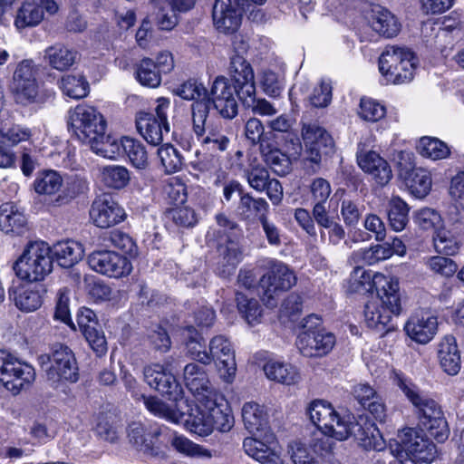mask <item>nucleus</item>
<instances>
[{
    "instance_id": "nucleus-60",
    "label": "nucleus",
    "mask_w": 464,
    "mask_h": 464,
    "mask_svg": "<svg viewBox=\"0 0 464 464\" xmlns=\"http://www.w3.org/2000/svg\"><path fill=\"white\" fill-rule=\"evenodd\" d=\"M170 444L178 452L188 457L211 458L212 456L209 450L181 435H174Z\"/></svg>"
},
{
    "instance_id": "nucleus-52",
    "label": "nucleus",
    "mask_w": 464,
    "mask_h": 464,
    "mask_svg": "<svg viewBox=\"0 0 464 464\" xmlns=\"http://www.w3.org/2000/svg\"><path fill=\"white\" fill-rule=\"evenodd\" d=\"M158 156L166 173L171 174L181 169L183 157L173 145L169 143L161 145L158 149Z\"/></svg>"
},
{
    "instance_id": "nucleus-5",
    "label": "nucleus",
    "mask_w": 464,
    "mask_h": 464,
    "mask_svg": "<svg viewBox=\"0 0 464 464\" xmlns=\"http://www.w3.org/2000/svg\"><path fill=\"white\" fill-rule=\"evenodd\" d=\"M398 440L390 446L391 453L396 458L410 457L421 463H431L438 458L436 445L422 430L404 428L399 431Z\"/></svg>"
},
{
    "instance_id": "nucleus-53",
    "label": "nucleus",
    "mask_w": 464,
    "mask_h": 464,
    "mask_svg": "<svg viewBox=\"0 0 464 464\" xmlns=\"http://www.w3.org/2000/svg\"><path fill=\"white\" fill-rule=\"evenodd\" d=\"M160 72L150 58H144L139 63L136 75L140 84L150 88L158 87L161 82Z\"/></svg>"
},
{
    "instance_id": "nucleus-63",
    "label": "nucleus",
    "mask_w": 464,
    "mask_h": 464,
    "mask_svg": "<svg viewBox=\"0 0 464 464\" xmlns=\"http://www.w3.org/2000/svg\"><path fill=\"white\" fill-rule=\"evenodd\" d=\"M168 216L178 227H193L198 221L195 210L187 206L169 209Z\"/></svg>"
},
{
    "instance_id": "nucleus-47",
    "label": "nucleus",
    "mask_w": 464,
    "mask_h": 464,
    "mask_svg": "<svg viewBox=\"0 0 464 464\" xmlns=\"http://www.w3.org/2000/svg\"><path fill=\"white\" fill-rule=\"evenodd\" d=\"M218 252L224 269L222 273L230 274L238 265L241 259V251L238 244L227 237L224 242L218 243Z\"/></svg>"
},
{
    "instance_id": "nucleus-21",
    "label": "nucleus",
    "mask_w": 464,
    "mask_h": 464,
    "mask_svg": "<svg viewBox=\"0 0 464 464\" xmlns=\"http://www.w3.org/2000/svg\"><path fill=\"white\" fill-rule=\"evenodd\" d=\"M229 81L234 84L237 97L249 94L256 88L251 64L242 55H232L228 67Z\"/></svg>"
},
{
    "instance_id": "nucleus-22",
    "label": "nucleus",
    "mask_w": 464,
    "mask_h": 464,
    "mask_svg": "<svg viewBox=\"0 0 464 464\" xmlns=\"http://www.w3.org/2000/svg\"><path fill=\"white\" fill-rule=\"evenodd\" d=\"M242 8L234 6L231 0H216L212 8V19L216 29L223 34H234L242 22Z\"/></svg>"
},
{
    "instance_id": "nucleus-30",
    "label": "nucleus",
    "mask_w": 464,
    "mask_h": 464,
    "mask_svg": "<svg viewBox=\"0 0 464 464\" xmlns=\"http://www.w3.org/2000/svg\"><path fill=\"white\" fill-rule=\"evenodd\" d=\"M368 20L372 28L384 37H393L400 32L401 25L395 16L381 5L372 8Z\"/></svg>"
},
{
    "instance_id": "nucleus-49",
    "label": "nucleus",
    "mask_w": 464,
    "mask_h": 464,
    "mask_svg": "<svg viewBox=\"0 0 464 464\" xmlns=\"http://www.w3.org/2000/svg\"><path fill=\"white\" fill-rule=\"evenodd\" d=\"M364 206L357 198H343L341 200L340 214L344 225L355 227L363 214Z\"/></svg>"
},
{
    "instance_id": "nucleus-19",
    "label": "nucleus",
    "mask_w": 464,
    "mask_h": 464,
    "mask_svg": "<svg viewBox=\"0 0 464 464\" xmlns=\"http://www.w3.org/2000/svg\"><path fill=\"white\" fill-rule=\"evenodd\" d=\"M209 364L214 361L221 374L226 378L235 375L237 363L235 351L229 340L224 335H217L209 342L208 353Z\"/></svg>"
},
{
    "instance_id": "nucleus-44",
    "label": "nucleus",
    "mask_w": 464,
    "mask_h": 464,
    "mask_svg": "<svg viewBox=\"0 0 464 464\" xmlns=\"http://www.w3.org/2000/svg\"><path fill=\"white\" fill-rule=\"evenodd\" d=\"M186 332L185 348L187 355L204 365H208L210 357L208 355V351L206 349L203 336L193 326H188Z\"/></svg>"
},
{
    "instance_id": "nucleus-36",
    "label": "nucleus",
    "mask_w": 464,
    "mask_h": 464,
    "mask_svg": "<svg viewBox=\"0 0 464 464\" xmlns=\"http://www.w3.org/2000/svg\"><path fill=\"white\" fill-rule=\"evenodd\" d=\"M62 267H72L83 256L82 246L73 240L58 242L51 248V255Z\"/></svg>"
},
{
    "instance_id": "nucleus-28",
    "label": "nucleus",
    "mask_w": 464,
    "mask_h": 464,
    "mask_svg": "<svg viewBox=\"0 0 464 464\" xmlns=\"http://www.w3.org/2000/svg\"><path fill=\"white\" fill-rule=\"evenodd\" d=\"M201 124L200 128L202 130L198 131L196 118L192 116V129L196 137L200 140L202 147L208 151H225L230 143L229 138L224 135L218 126L207 125V120H204V122Z\"/></svg>"
},
{
    "instance_id": "nucleus-39",
    "label": "nucleus",
    "mask_w": 464,
    "mask_h": 464,
    "mask_svg": "<svg viewBox=\"0 0 464 464\" xmlns=\"http://www.w3.org/2000/svg\"><path fill=\"white\" fill-rule=\"evenodd\" d=\"M101 182L112 189H122L130 181V170L121 165H106L99 169Z\"/></svg>"
},
{
    "instance_id": "nucleus-57",
    "label": "nucleus",
    "mask_w": 464,
    "mask_h": 464,
    "mask_svg": "<svg viewBox=\"0 0 464 464\" xmlns=\"http://www.w3.org/2000/svg\"><path fill=\"white\" fill-rule=\"evenodd\" d=\"M244 177L248 185L257 192L265 191V186L270 179L268 170L259 163L250 164L245 169Z\"/></svg>"
},
{
    "instance_id": "nucleus-64",
    "label": "nucleus",
    "mask_w": 464,
    "mask_h": 464,
    "mask_svg": "<svg viewBox=\"0 0 464 464\" xmlns=\"http://www.w3.org/2000/svg\"><path fill=\"white\" fill-rule=\"evenodd\" d=\"M426 265L432 272L444 277L452 276L458 270V265L455 261L441 256L428 258Z\"/></svg>"
},
{
    "instance_id": "nucleus-11",
    "label": "nucleus",
    "mask_w": 464,
    "mask_h": 464,
    "mask_svg": "<svg viewBox=\"0 0 464 464\" xmlns=\"http://www.w3.org/2000/svg\"><path fill=\"white\" fill-rule=\"evenodd\" d=\"M15 372H20V379L14 378L12 384V393L14 395L19 394L22 391L27 390L31 387L35 380L34 368L15 357L5 350H0V382H9L11 377H14Z\"/></svg>"
},
{
    "instance_id": "nucleus-23",
    "label": "nucleus",
    "mask_w": 464,
    "mask_h": 464,
    "mask_svg": "<svg viewBox=\"0 0 464 464\" xmlns=\"http://www.w3.org/2000/svg\"><path fill=\"white\" fill-rule=\"evenodd\" d=\"M437 328V317L423 311L411 315L404 326L407 335L422 344L429 343L434 337Z\"/></svg>"
},
{
    "instance_id": "nucleus-55",
    "label": "nucleus",
    "mask_w": 464,
    "mask_h": 464,
    "mask_svg": "<svg viewBox=\"0 0 464 464\" xmlns=\"http://www.w3.org/2000/svg\"><path fill=\"white\" fill-rule=\"evenodd\" d=\"M62 184V177L56 171L48 170L37 176L34 187L38 194L52 195L59 191Z\"/></svg>"
},
{
    "instance_id": "nucleus-15",
    "label": "nucleus",
    "mask_w": 464,
    "mask_h": 464,
    "mask_svg": "<svg viewBox=\"0 0 464 464\" xmlns=\"http://www.w3.org/2000/svg\"><path fill=\"white\" fill-rule=\"evenodd\" d=\"M143 376L150 387L169 396V400L178 401L182 398L181 385L173 374L166 372L163 365L155 363L144 367Z\"/></svg>"
},
{
    "instance_id": "nucleus-62",
    "label": "nucleus",
    "mask_w": 464,
    "mask_h": 464,
    "mask_svg": "<svg viewBox=\"0 0 464 464\" xmlns=\"http://www.w3.org/2000/svg\"><path fill=\"white\" fill-rule=\"evenodd\" d=\"M358 113L364 121L375 122L385 116L386 109L382 104L372 99L362 98Z\"/></svg>"
},
{
    "instance_id": "nucleus-3",
    "label": "nucleus",
    "mask_w": 464,
    "mask_h": 464,
    "mask_svg": "<svg viewBox=\"0 0 464 464\" xmlns=\"http://www.w3.org/2000/svg\"><path fill=\"white\" fill-rule=\"evenodd\" d=\"M236 95L234 84L228 78L222 75L216 77L210 90H207V94L201 100L191 104V114L196 118L198 131L202 130L200 127L204 120H208L211 106L223 119H234L238 113Z\"/></svg>"
},
{
    "instance_id": "nucleus-20",
    "label": "nucleus",
    "mask_w": 464,
    "mask_h": 464,
    "mask_svg": "<svg viewBox=\"0 0 464 464\" xmlns=\"http://www.w3.org/2000/svg\"><path fill=\"white\" fill-rule=\"evenodd\" d=\"M44 10L53 14L58 5L54 0H26L17 11L14 25L18 30L36 26L44 19Z\"/></svg>"
},
{
    "instance_id": "nucleus-34",
    "label": "nucleus",
    "mask_w": 464,
    "mask_h": 464,
    "mask_svg": "<svg viewBox=\"0 0 464 464\" xmlns=\"http://www.w3.org/2000/svg\"><path fill=\"white\" fill-rule=\"evenodd\" d=\"M78 59V53L62 44L48 47L44 52V60L58 71L68 70Z\"/></svg>"
},
{
    "instance_id": "nucleus-46",
    "label": "nucleus",
    "mask_w": 464,
    "mask_h": 464,
    "mask_svg": "<svg viewBox=\"0 0 464 464\" xmlns=\"http://www.w3.org/2000/svg\"><path fill=\"white\" fill-rule=\"evenodd\" d=\"M94 430L98 437L110 443L118 440V418L111 411L99 412Z\"/></svg>"
},
{
    "instance_id": "nucleus-2",
    "label": "nucleus",
    "mask_w": 464,
    "mask_h": 464,
    "mask_svg": "<svg viewBox=\"0 0 464 464\" xmlns=\"http://www.w3.org/2000/svg\"><path fill=\"white\" fill-rule=\"evenodd\" d=\"M381 281H383V285L378 289L376 296L365 304L363 315L366 325L383 335L393 329V325L390 324L392 317L401 313V305L398 281L385 276L374 279L375 284Z\"/></svg>"
},
{
    "instance_id": "nucleus-40",
    "label": "nucleus",
    "mask_w": 464,
    "mask_h": 464,
    "mask_svg": "<svg viewBox=\"0 0 464 464\" xmlns=\"http://www.w3.org/2000/svg\"><path fill=\"white\" fill-rule=\"evenodd\" d=\"M269 205L263 198H254L249 193L244 192L239 198L237 213L243 220H251L267 214Z\"/></svg>"
},
{
    "instance_id": "nucleus-17",
    "label": "nucleus",
    "mask_w": 464,
    "mask_h": 464,
    "mask_svg": "<svg viewBox=\"0 0 464 464\" xmlns=\"http://www.w3.org/2000/svg\"><path fill=\"white\" fill-rule=\"evenodd\" d=\"M183 382L198 401L214 398L218 393L211 384L205 368L196 362L188 363L184 367Z\"/></svg>"
},
{
    "instance_id": "nucleus-24",
    "label": "nucleus",
    "mask_w": 464,
    "mask_h": 464,
    "mask_svg": "<svg viewBox=\"0 0 464 464\" xmlns=\"http://www.w3.org/2000/svg\"><path fill=\"white\" fill-rule=\"evenodd\" d=\"M135 121L139 133L153 146L160 145L163 141L164 136L169 132V122L156 120L151 113L140 111L136 115Z\"/></svg>"
},
{
    "instance_id": "nucleus-51",
    "label": "nucleus",
    "mask_w": 464,
    "mask_h": 464,
    "mask_svg": "<svg viewBox=\"0 0 464 464\" xmlns=\"http://www.w3.org/2000/svg\"><path fill=\"white\" fill-rule=\"evenodd\" d=\"M236 301L239 313L249 325H254L259 322L262 309L257 300L247 298L244 294L237 292L236 294Z\"/></svg>"
},
{
    "instance_id": "nucleus-10",
    "label": "nucleus",
    "mask_w": 464,
    "mask_h": 464,
    "mask_svg": "<svg viewBox=\"0 0 464 464\" xmlns=\"http://www.w3.org/2000/svg\"><path fill=\"white\" fill-rule=\"evenodd\" d=\"M41 364L50 362L46 377L53 384L61 382H76L79 380V368L72 351L66 345L55 344L51 354L39 356Z\"/></svg>"
},
{
    "instance_id": "nucleus-43",
    "label": "nucleus",
    "mask_w": 464,
    "mask_h": 464,
    "mask_svg": "<svg viewBox=\"0 0 464 464\" xmlns=\"http://www.w3.org/2000/svg\"><path fill=\"white\" fill-rule=\"evenodd\" d=\"M334 439H335L334 436L323 431L313 438L310 448L320 464H338L334 453L335 445Z\"/></svg>"
},
{
    "instance_id": "nucleus-25",
    "label": "nucleus",
    "mask_w": 464,
    "mask_h": 464,
    "mask_svg": "<svg viewBox=\"0 0 464 464\" xmlns=\"http://www.w3.org/2000/svg\"><path fill=\"white\" fill-rule=\"evenodd\" d=\"M360 168L372 176L376 184L383 187L392 178V172L388 162L375 151H367L357 156Z\"/></svg>"
},
{
    "instance_id": "nucleus-59",
    "label": "nucleus",
    "mask_w": 464,
    "mask_h": 464,
    "mask_svg": "<svg viewBox=\"0 0 464 464\" xmlns=\"http://www.w3.org/2000/svg\"><path fill=\"white\" fill-rule=\"evenodd\" d=\"M377 276H383L382 275H375L374 276H372V275L364 270L362 267H356L353 272L351 275V287L355 292H361L370 291L372 286L374 285L376 287V291L378 292V289L382 288V285H383V281H381V283L375 284L374 279H376Z\"/></svg>"
},
{
    "instance_id": "nucleus-42",
    "label": "nucleus",
    "mask_w": 464,
    "mask_h": 464,
    "mask_svg": "<svg viewBox=\"0 0 464 464\" xmlns=\"http://www.w3.org/2000/svg\"><path fill=\"white\" fill-rule=\"evenodd\" d=\"M263 370L268 379L283 384H295L300 380L299 372L291 364L269 361L264 365Z\"/></svg>"
},
{
    "instance_id": "nucleus-48",
    "label": "nucleus",
    "mask_w": 464,
    "mask_h": 464,
    "mask_svg": "<svg viewBox=\"0 0 464 464\" xmlns=\"http://www.w3.org/2000/svg\"><path fill=\"white\" fill-rule=\"evenodd\" d=\"M63 92L72 99H82L89 92V83L82 75L66 74L60 81Z\"/></svg>"
},
{
    "instance_id": "nucleus-35",
    "label": "nucleus",
    "mask_w": 464,
    "mask_h": 464,
    "mask_svg": "<svg viewBox=\"0 0 464 464\" xmlns=\"http://www.w3.org/2000/svg\"><path fill=\"white\" fill-rule=\"evenodd\" d=\"M203 401H198V405L191 409V411L185 416L181 414L179 421L184 422L186 428L199 436H208L210 434L209 416Z\"/></svg>"
},
{
    "instance_id": "nucleus-1",
    "label": "nucleus",
    "mask_w": 464,
    "mask_h": 464,
    "mask_svg": "<svg viewBox=\"0 0 464 464\" xmlns=\"http://www.w3.org/2000/svg\"><path fill=\"white\" fill-rule=\"evenodd\" d=\"M311 421L323 432L331 434L338 440L353 436L365 450H382L384 440L374 422L364 417L356 421H346L334 407L323 400L313 401L308 409Z\"/></svg>"
},
{
    "instance_id": "nucleus-61",
    "label": "nucleus",
    "mask_w": 464,
    "mask_h": 464,
    "mask_svg": "<svg viewBox=\"0 0 464 464\" xmlns=\"http://www.w3.org/2000/svg\"><path fill=\"white\" fill-rule=\"evenodd\" d=\"M429 419L422 420V426L434 437L439 442L445 441L450 435V429L444 418L443 412L434 416H428Z\"/></svg>"
},
{
    "instance_id": "nucleus-50",
    "label": "nucleus",
    "mask_w": 464,
    "mask_h": 464,
    "mask_svg": "<svg viewBox=\"0 0 464 464\" xmlns=\"http://www.w3.org/2000/svg\"><path fill=\"white\" fill-rule=\"evenodd\" d=\"M418 148L423 157L433 160L446 159L450 154L448 145L436 138L422 137Z\"/></svg>"
},
{
    "instance_id": "nucleus-38",
    "label": "nucleus",
    "mask_w": 464,
    "mask_h": 464,
    "mask_svg": "<svg viewBox=\"0 0 464 464\" xmlns=\"http://www.w3.org/2000/svg\"><path fill=\"white\" fill-rule=\"evenodd\" d=\"M26 225V218L13 203L0 206V229L5 233L21 234Z\"/></svg>"
},
{
    "instance_id": "nucleus-8",
    "label": "nucleus",
    "mask_w": 464,
    "mask_h": 464,
    "mask_svg": "<svg viewBox=\"0 0 464 464\" xmlns=\"http://www.w3.org/2000/svg\"><path fill=\"white\" fill-rule=\"evenodd\" d=\"M301 136L305 147V162L312 163V173L320 169L322 158L334 152V141L329 132L316 121H301Z\"/></svg>"
},
{
    "instance_id": "nucleus-54",
    "label": "nucleus",
    "mask_w": 464,
    "mask_h": 464,
    "mask_svg": "<svg viewBox=\"0 0 464 464\" xmlns=\"http://www.w3.org/2000/svg\"><path fill=\"white\" fill-rule=\"evenodd\" d=\"M93 142H90L92 150L104 158L115 159L122 151L121 139L120 140L106 136L105 133L101 135Z\"/></svg>"
},
{
    "instance_id": "nucleus-26",
    "label": "nucleus",
    "mask_w": 464,
    "mask_h": 464,
    "mask_svg": "<svg viewBox=\"0 0 464 464\" xmlns=\"http://www.w3.org/2000/svg\"><path fill=\"white\" fill-rule=\"evenodd\" d=\"M401 160H405L404 169L407 172L406 185L408 186L411 193L416 198H422L428 195L431 188V178L430 173L422 169H411V154L401 151L399 154Z\"/></svg>"
},
{
    "instance_id": "nucleus-58",
    "label": "nucleus",
    "mask_w": 464,
    "mask_h": 464,
    "mask_svg": "<svg viewBox=\"0 0 464 464\" xmlns=\"http://www.w3.org/2000/svg\"><path fill=\"white\" fill-rule=\"evenodd\" d=\"M249 92V94H245L238 99L242 104L246 108L250 109L254 114H258L260 116H273L277 112L274 105L268 101L266 99L256 98V88Z\"/></svg>"
},
{
    "instance_id": "nucleus-7",
    "label": "nucleus",
    "mask_w": 464,
    "mask_h": 464,
    "mask_svg": "<svg viewBox=\"0 0 464 464\" xmlns=\"http://www.w3.org/2000/svg\"><path fill=\"white\" fill-rule=\"evenodd\" d=\"M379 70L389 82H410L415 71L414 54L409 49L388 46L379 58Z\"/></svg>"
},
{
    "instance_id": "nucleus-32",
    "label": "nucleus",
    "mask_w": 464,
    "mask_h": 464,
    "mask_svg": "<svg viewBox=\"0 0 464 464\" xmlns=\"http://www.w3.org/2000/svg\"><path fill=\"white\" fill-rule=\"evenodd\" d=\"M261 156L272 171L281 177L286 176L292 170L290 157L282 152L271 142H262Z\"/></svg>"
},
{
    "instance_id": "nucleus-41",
    "label": "nucleus",
    "mask_w": 464,
    "mask_h": 464,
    "mask_svg": "<svg viewBox=\"0 0 464 464\" xmlns=\"http://www.w3.org/2000/svg\"><path fill=\"white\" fill-rule=\"evenodd\" d=\"M242 419L249 433H256L267 426V413L264 407L256 402H246L242 408Z\"/></svg>"
},
{
    "instance_id": "nucleus-29",
    "label": "nucleus",
    "mask_w": 464,
    "mask_h": 464,
    "mask_svg": "<svg viewBox=\"0 0 464 464\" xmlns=\"http://www.w3.org/2000/svg\"><path fill=\"white\" fill-rule=\"evenodd\" d=\"M160 434V429L147 427L141 422L133 421L128 427V439L138 450L153 454L154 440Z\"/></svg>"
},
{
    "instance_id": "nucleus-18",
    "label": "nucleus",
    "mask_w": 464,
    "mask_h": 464,
    "mask_svg": "<svg viewBox=\"0 0 464 464\" xmlns=\"http://www.w3.org/2000/svg\"><path fill=\"white\" fill-rule=\"evenodd\" d=\"M394 383L415 407L420 424H422V420L429 419L428 416L431 417L442 411L434 400L422 394L414 384L404 379L401 374H395Z\"/></svg>"
},
{
    "instance_id": "nucleus-56",
    "label": "nucleus",
    "mask_w": 464,
    "mask_h": 464,
    "mask_svg": "<svg viewBox=\"0 0 464 464\" xmlns=\"http://www.w3.org/2000/svg\"><path fill=\"white\" fill-rule=\"evenodd\" d=\"M433 245L435 250L446 256H453L459 249L456 237L449 230L441 228L435 231L433 235Z\"/></svg>"
},
{
    "instance_id": "nucleus-31",
    "label": "nucleus",
    "mask_w": 464,
    "mask_h": 464,
    "mask_svg": "<svg viewBox=\"0 0 464 464\" xmlns=\"http://www.w3.org/2000/svg\"><path fill=\"white\" fill-rule=\"evenodd\" d=\"M439 360L440 367L449 375H456L460 370V355L456 338L445 336L439 344Z\"/></svg>"
},
{
    "instance_id": "nucleus-14",
    "label": "nucleus",
    "mask_w": 464,
    "mask_h": 464,
    "mask_svg": "<svg viewBox=\"0 0 464 464\" xmlns=\"http://www.w3.org/2000/svg\"><path fill=\"white\" fill-rule=\"evenodd\" d=\"M90 218L96 227L108 228L122 222L126 213L111 194L104 193L93 200Z\"/></svg>"
},
{
    "instance_id": "nucleus-45",
    "label": "nucleus",
    "mask_w": 464,
    "mask_h": 464,
    "mask_svg": "<svg viewBox=\"0 0 464 464\" xmlns=\"http://www.w3.org/2000/svg\"><path fill=\"white\" fill-rule=\"evenodd\" d=\"M409 211L407 203L398 196H392L388 201V220L394 231L400 232L405 228L409 222Z\"/></svg>"
},
{
    "instance_id": "nucleus-4",
    "label": "nucleus",
    "mask_w": 464,
    "mask_h": 464,
    "mask_svg": "<svg viewBox=\"0 0 464 464\" xmlns=\"http://www.w3.org/2000/svg\"><path fill=\"white\" fill-rule=\"evenodd\" d=\"M13 269L22 280H43L53 269L51 247L44 241L29 243L14 263Z\"/></svg>"
},
{
    "instance_id": "nucleus-9",
    "label": "nucleus",
    "mask_w": 464,
    "mask_h": 464,
    "mask_svg": "<svg viewBox=\"0 0 464 464\" xmlns=\"http://www.w3.org/2000/svg\"><path fill=\"white\" fill-rule=\"evenodd\" d=\"M296 283L295 273L284 263L274 261L259 280L261 299L269 308L277 305L279 295Z\"/></svg>"
},
{
    "instance_id": "nucleus-37",
    "label": "nucleus",
    "mask_w": 464,
    "mask_h": 464,
    "mask_svg": "<svg viewBox=\"0 0 464 464\" xmlns=\"http://www.w3.org/2000/svg\"><path fill=\"white\" fill-rule=\"evenodd\" d=\"M122 152L133 168L145 170L150 167L149 153L142 141L130 137L121 138Z\"/></svg>"
},
{
    "instance_id": "nucleus-33",
    "label": "nucleus",
    "mask_w": 464,
    "mask_h": 464,
    "mask_svg": "<svg viewBox=\"0 0 464 464\" xmlns=\"http://www.w3.org/2000/svg\"><path fill=\"white\" fill-rule=\"evenodd\" d=\"M44 293V290L42 285H34L19 287L13 293L10 292L9 295L19 310L30 313L36 311L42 306Z\"/></svg>"
},
{
    "instance_id": "nucleus-16",
    "label": "nucleus",
    "mask_w": 464,
    "mask_h": 464,
    "mask_svg": "<svg viewBox=\"0 0 464 464\" xmlns=\"http://www.w3.org/2000/svg\"><path fill=\"white\" fill-rule=\"evenodd\" d=\"M335 344V336L325 329L315 332H301L296 340L300 353L306 357L326 355Z\"/></svg>"
},
{
    "instance_id": "nucleus-13",
    "label": "nucleus",
    "mask_w": 464,
    "mask_h": 464,
    "mask_svg": "<svg viewBox=\"0 0 464 464\" xmlns=\"http://www.w3.org/2000/svg\"><path fill=\"white\" fill-rule=\"evenodd\" d=\"M89 266L102 275L120 278L128 276L131 269L129 259L114 251H94L88 256Z\"/></svg>"
},
{
    "instance_id": "nucleus-12",
    "label": "nucleus",
    "mask_w": 464,
    "mask_h": 464,
    "mask_svg": "<svg viewBox=\"0 0 464 464\" xmlns=\"http://www.w3.org/2000/svg\"><path fill=\"white\" fill-rule=\"evenodd\" d=\"M36 70L30 60L22 61L16 67L12 91L16 102L27 104L34 102L38 95V84L36 82Z\"/></svg>"
},
{
    "instance_id": "nucleus-6",
    "label": "nucleus",
    "mask_w": 464,
    "mask_h": 464,
    "mask_svg": "<svg viewBox=\"0 0 464 464\" xmlns=\"http://www.w3.org/2000/svg\"><path fill=\"white\" fill-rule=\"evenodd\" d=\"M106 121L94 107L79 104L68 112V130L82 143L93 142L106 131Z\"/></svg>"
},
{
    "instance_id": "nucleus-27",
    "label": "nucleus",
    "mask_w": 464,
    "mask_h": 464,
    "mask_svg": "<svg viewBox=\"0 0 464 464\" xmlns=\"http://www.w3.org/2000/svg\"><path fill=\"white\" fill-rule=\"evenodd\" d=\"M214 398H209L204 401L207 410L208 411L210 424V433L217 430L221 432H227L230 430L234 424V418L231 415V411L227 405H224L218 401H223L222 396L218 393Z\"/></svg>"
}]
</instances>
